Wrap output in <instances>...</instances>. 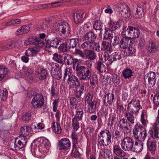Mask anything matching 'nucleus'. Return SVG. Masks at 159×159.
Masks as SVG:
<instances>
[{"instance_id":"5","label":"nucleus","mask_w":159,"mask_h":159,"mask_svg":"<svg viewBox=\"0 0 159 159\" xmlns=\"http://www.w3.org/2000/svg\"><path fill=\"white\" fill-rule=\"evenodd\" d=\"M140 107L139 100L133 99L128 105L127 111L130 113L136 114L139 112Z\"/></svg>"},{"instance_id":"56","label":"nucleus","mask_w":159,"mask_h":159,"mask_svg":"<svg viewBox=\"0 0 159 159\" xmlns=\"http://www.w3.org/2000/svg\"><path fill=\"white\" fill-rule=\"evenodd\" d=\"M93 98V95L92 93H88L86 95L85 101V105H86V103H90L91 102H92V99Z\"/></svg>"},{"instance_id":"60","label":"nucleus","mask_w":159,"mask_h":159,"mask_svg":"<svg viewBox=\"0 0 159 159\" xmlns=\"http://www.w3.org/2000/svg\"><path fill=\"white\" fill-rule=\"evenodd\" d=\"M104 65L102 62L99 61L97 63V69L98 71L100 73H102L103 72V68L105 67Z\"/></svg>"},{"instance_id":"62","label":"nucleus","mask_w":159,"mask_h":159,"mask_svg":"<svg viewBox=\"0 0 159 159\" xmlns=\"http://www.w3.org/2000/svg\"><path fill=\"white\" fill-rule=\"evenodd\" d=\"M22 120L24 121H28L31 119V115L30 112H27L25 113L24 115L22 116Z\"/></svg>"},{"instance_id":"52","label":"nucleus","mask_w":159,"mask_h":159,"mask_svg":"<svg viewBox=\"0 0 159 159\" xmlns=\"http://www.w3.org/2000/svg\"><path fill=\"white\" fill-rule=\"evenodd\" d=\"M26 136H27L24 135H20L18 137H16L15 139V142H16L18 140L21 141V142L25 144H26L27 142V139Z\"/></svg>"},{"instance_id":"47","label":"nucleus","mask_w":159,"mask_h":159,"mask_svg":"<svg viewBox=\"0 0 159 159\" xmlns=\"http://www.w3.org/2000/svg\"><path fill=\"white\" fill-rule=\"evenodd\" d=\"M132 70L129 68H126L122 72V74L124 78L126 79L130 78L132 75Z\"/></svg>"},{"instance_id":"36","label":"nucleus","mask_w":159,"mask_h":159,"mask_svg":"<svg viewBox=\"0 0 159 159\" xmlns=\"http://www.w3.org/2000/svg\"><path fill=\"white\" fill-rule=\"evenodd\" d=\"M120 35L122 38L131 39H130V26H128L127 27H124L123 30L121 32Z\"/></svg>"},{"instance_id":"42","label":"nucleus","mask_w":159,"mask_h":159,"mask_svg":"<svg viewBox=\"0 0 159 159\" xmlns=\"http://www.w3.org/2000/svg\"><path fill=\"white\" fill-rule=\"evenodd\" d=\"M8 70L6 67L0 66V81L2 80L7 75Z\"/></svg>"},{"instance_id":"57","label":"nucleus","mask_w":159,"mask_h":159,"mask_svg":"<svg viewBox=\"0 0 159 159\" xmlns=\"http://www.w3.org/2000/svg\"><path fill=\"white\" fill-rule=\"evenodd\" d=\"M102 152L103 153V154L102 156H103V157L105 159H110V153L111 151L108 149H103Z\"/></svg>"},{"instance_id":"34","label":"nucleus","mask_w":159,"mask_h":159,"mask_svg":"<svg viewBox=\"0 0 159 159\" xmlns=\"http://www.w3.org/2000/svg\"><path fill=\"white\" fill-rule=\"evenodd\" d=\"M73 18L74 21L76 24L81 22L84 13L83 11H80L73 13Z\"/></svg>"},{"instance_id":"63","label":"nucleus","mask_w":159,"mask_h":159,"mask_svg":"<svg viewBox=\"0 0 159 159\" xmlns=\"http://www.w3.org/2000/svg\"><path fill=\"white\" fill-rule=\"evenodd\" d=\"M113 39L112 40V39L111 40V42L112 43L113 46L116 45L119 43L120 41L119 36L116 35Z\"/></svg>"},{"instance_id":"64","label":"nucleus","mask_w":159,"mask_h":159,"mask_svg":"<svg viewBox=\"0 0 159 159\" xmlns=\"http://www.w3.org/2000/svg\"><path fill=\"white\" fill-rule=\"evenodd\" d=\"M153 102L156 106H159V94H156L153 98Z\"/></svg>"},{"instance_id":"23","label":"nucleus","mask_w":159,"mask_h":159,"mask_svg":"<svg viewBox=\"0 0 159 159\" xmlns=\"http://www.w3.org/2000/svg\"><path fill=\"white\" fill-rule=\"evenodd\" d=\"M67 42L70 48V52H72L73 50L76 48V45L79 42V39L78 38L70 39L68 40Z\"/></svg>"},{"instance_id":"39","label":"nucleus","mask_w":159,"mask_h":159,"mask_svg":"<svg viewBox=\"0 0 159 159\" xmlns=\"http://www.w3.org/2000/svg\"><path fill=\"white\" fill-rule=\"evenodd\" d=\"M148 48L149 51L152 52H155L158 50V47L156 46V43L153 42H149Z\"/></svg>"},{"instance_id":"55","label":"nucleus","mask_w":159,"mask_h":159,"mask_svg":"<svg viewBox=\"0 0 159 159\" xmlns=\"http://www.w3.org/2000/svg\"><path fill=\"white\" fill-rule=\"evenodd\" d=\"M71 70L69 68L66 67L65 71V72L64 75V80H65L66 79L67 76H68V78H70L71 77L72 75H73L72 74Z\"/></svg>"},{"instance_id":"17","label":"nucleus","mask_w":159,"mask_h":159,"mask_svg":"<svg viewBox=\"0 0 159 159\" xmlns=\"http://www.w3.org/2000/svg\"><path fill=\"white\" fill-rule=\"evenodd\" d=\"M119 7L120 9V13L124 17L129 18L131 15L130 9L125 4H120Z\"/></svg>"},{"instance_id":"43","label":"nucleus","mask_w":159,"mask_h":159,"mask_svg":"<svg viewBox=\"0 0 159 159\" xmlns=\"http://www.w3.org/2000/svg\"><path fill=\"white\" fill-rule=\"evenodd\" d=\"M34 72L32 69H28L26 73V75L27 76L26 80L28 83H32L33 82V77L32 76V74Z\"/></svg>"},{"instance_id":"46","label":"nucleus","mask_w":159,"mask_h":159,"mask_svg":"<svg viewBox=\"0 0 159 159\" xmlns=\"http://www.w3.org/2000/svg\"><path fill=\"white\" fill-rule=\"evenodd\" d=\"M69 47L67 42L66 41L64 43L61 44L60 46H58V48L61 50L62 52H67L68 51H70V49Z\"/></svg>"},{"instance_id":"18","label":"nucleus","mask_w":159,"mask_h":159,"mask_svg":"<svg viewBox=\"0 0 159 159\" xmlns=\"http://www.w3.org/2000/svg\"><path fill=\"white\" fill-rule=\"evenodd\" d=\"M98 104V102L97 100H93L90 103H88L87 112L90 114L95 113Z\"/></svg>"},{"instance_id":"4","label":"nucleus","mask_w":159,"mask_h":159,"mask_svg":"<svg viewBox=\"0 0 159 159\" xmlns=\"http://www.w3.org/2000/svg\"><path fill=\"white\" fill-rule=\"evenodd\" d=\"M75 70L77 75L80 80H86L91 77V74L89 70L84 66H80L78 63L76 66Z\"/></svg>"},{"instance_id":"7","label":"nucleus","mask_w":159,"mask_h":159,"mask_svg":"<svg viewBox=\"0 0 159 159\" xmlns=\"http://www.w3.org/2000/svg\"><path fill=\"white\" fill-rule=\"evenodd\" d=\"M134 141L129 137H126L124 138L121 143V148L125 151H132L133 149Z\"/></svg>"},{"instance_id":"40","label":"nucleus","mask_w":159,"mask_h":159,"mask_svg":"<svg viewBox=\"0 0 159 159\" xmlns=\"http://www.w3.org/2000/svg\"><path fill=\"white\" fill-rule=\"evenodd\" d=\"M102 47L101 48L103 50L108 51L110 52L113 51L111 44L108 42L103 41L102 42Z\"/></svg>"},{"instance_id":"48","label":"nucleus","mask_w":159,"mask_h":159,"mask_svg":"<svg viewBox=\"0 0 159 159\" xmlns=\"http://www.w3.org/2000/svg\"><path fill=\"white\" fill-rule=\"evenodd\" d=\"M100 46L99 43H95V41L91 43L90 50L98 52L100 51Z\"/></svg>"},{"instance_id":"22","label":"nucleus","mask_w":159,"mask_h":159,"mask_svg":"<svg viewBox=\"0 0 159 159\" xmlns=\"http://www.w3.org/2000/svg\"><path fill=\"white\" fill-rule=\"evenodd\" d=\"M74 88L75 89V97L77 98H80L85 91L84 85L83 84H80L79 85H78V86H76Z\"/></svg>"},{"instance_id":"30","label":"nucleus","mask_w":159,"mask_h":159,"mask_svg":"<svg viewBox=\"0 0 159 159\" xmlns=\"http://www.w3.org/2000/svg\"><path fill=\"white\" fill-rule=\"evenodd\" d=\"M79 135L75 132H72L71 135L72 146H78V143L80 142L81 139H79Z\"/></svg>"},{"instance_id":"28","label":"nucleus","mask_w":159,"mask_h":159,"mask_svg":"<svg viewBox=\"0 0 159 159\" xmlns=\"http://www.w3.org/2000/svg\"><path fill=\"white\" fill-rule=\"evenodd\" d=\"M130 39L132 40L133 39L138 38L140 34V30L138 28L130 26Z\"/></svg>"},{"instance_id":"11","label":"nucleus","mask_w":159,"mask_h":159,"mask_svg":"<svg viewBox=\"0 0 159 159\" xmlns=\"http://www.w3.org/2000/svg\"><path fill=\"white\" fill-rule=\"evenodd\" d=\"M157 139L148 138L147 140V145L148 149L152 153H154L156 150Z\"/></svg>"},{"instance_id":"50","label":"nucleus","mask_w":159,"mask_h":159,"mask_svg":"<svg viewBox=\"0 0 159 159\" xmlns=\"http://www.w3.org/2000/svg\"><path fill=\"white\" fill-rule=\"evenodd\" d=\"M17 142L16 143V142L15 141L14 148L16 151H18L23 148L25 146V144L21 142V141L18 140Z\"/></svg>"},{"instance_id":"27","label":"nucleus","mask_w":159,"mask_h":159,"mask_svg":"<svg viewBox=\"0 0 159 159\" xmlns=\"http://www.w3.org/2000/svg\"><path fill=\"white\" fill-rule=\"evenodd\" d=\"M37 53L36 51L33 49H28L25 52L26 57L23 56L21 57V60H29L30 57L35 56Z\"/></svg>"},{"instance_id":"44","label":"nucleus","mask_w":159,"mask_h":159,"mask_svg":"<svg viewBox=\"0 0 159 159\" xmlns=\"http://www.w3.org/2000/svg\"><path fill=\"white\" fill-rule=\"evenodd\" d=\"M143 10L140 7H138L137 8L136 13L133 15L134 18L138 19L141 18L143 16Z\"/></svg>"},{"instance_id":"14","label":"nucleus","mask_w":159,"mask_h":159,"mask_svg":"<svg viewBox=\"0 0 159 159\" xmlns=\"http://www.w3.org/2000/svg\"><path fill=\"white\" fill-rule=\"evenodd\" d=\"M67 80L70 88L71 89H73L80 84V80L76 76L74 75H72L70 78H68Z\"/></svg>"},{"instance_id":"41","label":"nucleus","mask_w":159,"mask_h":159,"mask_svg":"<svg viewBox=\"0 0 159 159\" xmlns=\"http://www.w3.org/2000/svg\"><path fill=\"white\" fill-rule=\"evenodd\" d=\"M103 27V24L100 20H96L94 23L93 28L96 30H100V34H102V30Z\"/></svg>"},{"instance_id":"61","label":"nucleus","mask_w":159,"mask_h":159,"mask_svg":"<svg viewBox=\"0 0 159 159\" xmlns=\"http://www.w3.org/2000/svg\"><path fill=\"white\" fill-rule=\"evenodd\" d=\"M76 114L75 117L78 119V120H82L84 114V112L83 111H76Z\"/></svg>"},{"instance_id":"49","label":"nucleus","mask_w":159,"mask_h":159,"mask_svg":"<svg viewBox=\"0 0 159 159\" xmlns=\"http://www.w3.org/2000/svg\"><path fill=\"white\" fill-rule=\"evenodd\" d=\"M79 120L76 118V117H74L72 119V126L73 129L75 131L78 130L80 127Z\"/></svg>"},{"instance_id":"8","label":"nucleus","mask_w":159,"mask_h":159,"mask_svg":"<svg viewBox=\"0 0 159 159\" xmlns=\"http://www.w3.org/2000/svg\"><path fill=\"white\" fill-rule=\"evenodd\" d=\"M70 145V142L69 139L67 138H62L59 141L57 148L59 150L66 151L69 149Z\"/></svg>"},{"instance_id":"29","label":"nucleus","mask_w":159,"mask_h":159,"mask_svg":"<svg viewBox=\"0 0 159 159\" xmlns=\"http://www.w3.org/2000/svg\"><path fill=\"white\" fill-rule=\"evenodd\" d=\"M21 135L28 136L33 132L32 128L29 125L24 126L21 127L20 129Z\"/></svg>"},{"instance_id":"16","label":"nucleus","mask_w":159,"mask_h":159,"mask_svg":"<svg viewBox=\"0 0 159 159\" xmlns=\"http://www.w3.org/2000/svg\"><path fill=\"white\" fill-rule=\"evenodd\" d=\"M128 124L129 125V126L131 125L126 119L123 118L120 120L118 123V125L119 127L121 129L125 131L127 133H128L130 132V130L128 127Z\"/></svg>"},{"instance_id":"38","label":"nucleus","mask_w":159,"mask_h":159,"mask_svg":"<svg viewBox=\"0 0 159 159\" xmlns=\"http://www.w3.org/2000/svg\"><path fill=\"white\" fill-rule=\"evenodd\" d=\"M78 146H72V149L71 153V156L72 157L78 158L81 156L78 150Z\"/></svg>"},{"instance_id":"24","label":"nucleus","mask_w":159,"mask_h":159,"mask_svg":"<svg viewBox=\"0 0 159 159\" xmlns=\"http://www.w3.org/2000/svg\"><path fill=\"white\" fill-rule=\"evenodd\" d=\"M59 42L60 40L58 38H55L51 40H48L46 42V47L49 48L50 47H52L57 48L58 47Z\"/></svg>"},{"instance_id":"59","label":"nucleus","mask_w":159,"mask_h":159,"mask_svg":"<svg viewBox=\"0 0 159 159\" xmlns=\"http://www.w3.org/2000/svg\"><path fill=\"white\" fill-rule=\"evenodd\" d=\"M49 25V20H46L39 27V30H46L48 28Z\"/></svg>"},{"instance_id":"9","label":"nucleus","mask_w":159,"mask_h":159,"mask_svg":"<svg viewBox=\"0 0 159 159\" xmlns=\"http://www.w3.org/2000/svg\"><path fill=\"white\" fill-rule=\"evenodd\" d=\"M115 98L114 94L112 93L105 94L102 99L103 105L107 107L111 106L115 100Z\"/></svg>"},{"instance_id":"51","label":"nucleus","mask_w":159,"mask_h":159,"mask_svg":"<svg viewBox=\"0 0 159 159\" xmlns=\"http://www.w3.org/2000/svg\"><path fill=\"white\" fill-rule=\"evenodd\" d=\"M91 43L88 41H85L81 45V48L85 51L90 50Z\"/></svg>"},{"instance_id":"10","label":"nucleus","mask_w":159,"mask_h":159,"mask_svg":"<svg viewBox=\"0 0 159 159\" xmlns=\"http://www.w3.org/2000/svg\"><path fill=\"white\" fill-rule=\"evenodd\" d=\"M156 74L154 72L150 71L147 74L146 76H145V79L148 78L147 85L149 88L153 87L155 84L156 81Z\"/></svg>"},{"instance_id":"3","label":"nucleus","mask_w":159,"mask_h":159,"mask_svg":"<svg viewBox=\"0 0 159 159\" xmlns=\"http://www.w3.org/2000/svg\"><path fill=\"white\" fill-rule=\"evenodd\" d=\"M145 126L138 123L134 125L133 132V135L137 140L142 142L145 140L147 136Z\"/></svg>"},{"instance_id":"2","label":"nucleus","mask_w":159,"mask_h":159,"mask_svg":"<svg viewBox=\"0 0 159 159\" xmlns=\"http://www.w3.org/2000/svg\"><path fill=\"white\" fill-rule=\"evenodd\" d=\"M37 141V146H38L39 152H38L37 150H35L34 154L35 157H39L41 156L42 153H46L48 151V147L50 144V142L48 139L43 138H38Z\"/></svg>"},{"instance_id":"58","label":"nucleus","mask_w":159,"mask_h":159,"mask_svg":"<svg viewBox=\"0 0 159 159\" xmlns=\"http://www.w3.org/2000/svg\"><path fill=\"white\" fill-rule=\"evenodd\" d=\"M111 80V78L110 75L104 76L102 81L103 84L106 85L110 83Z\"/></svg>"},{"instance_id":"33","label":"nucleus","mask_w":159,"mask_h":159,"mask_svg":"<svg viewBox=\"0 0 159 159\" xmlns=\"http://www.w3.org/2000/svg\"><path fill=\"white\" fill-rule=\"evenodd\" d=\"M48 76V74L45 69H41L40 71L38 72L36 75L37 78L41 80H46Z\"/></svg>"},{"instance_id":"15","label":"nucleus","mask_w":159,"mask_h":159,"mask_svg":"<svg viewBox=\"0 0 159 159\" xmlns=\"http://www.w3.org/2000/svg\"><path fill=\"white\" fill-rule=\"evenodd\" d=\"M121 148L119 143H114L113 145V152L116 155L120 157L125 156V152Z\"/></svg>"},{"instance_id":"20","label":"nucleus","mask_w":159,"mask_h":159,"mask_svg":"<svg viewBox=\"0 0 159 159\" xmlns=\"http://www.w3.org/2000/svg\"><path fill=\"white\" fill-rule=\"evenodd\" d=\"M121 25L122 21L120 20L115 21L111 20L108 23V28L112 31H115L117 29L120 28Z\"/></svg>"},{"instance_id":"12","label":"nucleus","mask_w":159,"mask_h":159,"mask_svg":"<svg viewBox=\"0 0 159 159\" xmlns=\"http://www.w3.org/2000/svg\"><path fill=\"white\" fill-rule=\"evenodd\" d=\"M148 138H151L156 139H159V128L157 125H153L150 128L148 131Z\"/></svg>"},{"instance_id":"1","label":"nucleus","mask_w":159,"mask_h":159,"mask_svg":"<svg viewBox=\"0 0 159 159\" xmlns=\"http://www.w3.org/2000/svg\"><path fill=\"white\" fill-rule=\"evenodd\" d=\"M112 134L109 130L105 129L101 131L98 136V143L101 146H107L112 142Z\"/></svg>"},{"instance_id":"32","label":"nucleus","mask_w":159,"mask_h":159,"mask_svg":"<svg viewBox=\"0 0 159 159\" xmlns=\"http://www.w3.org/2000/svg\"><path fill=\"white\" fill-rule=\"evenodd\" d=\"M85 59L89 60H94L96 58L97 55L96 53L92 50L84 51Z\"/></svg>"},{"instance_id":"6","label":"nucleus","mask_w":159,"mask_h":159,"mask_svg":"<svg viewBox=\"0 0 159 159\" xmlns=\"http://www.w3.org/2000/svg\"><path fill=\"white\" fill-rule=\"evenodd\" d=\"M31 103L32 106L35 108L42 107L44 103V99L43 95L39 93L36 94L33 98Z\"/></svg>"},{"instance_id":"37","label":"nucleus","mask_w":159,"mask_h":159,"mask_svg":"<svg viewBox=\"0 0 159 159\" xmlns=\"http://www.w3.org/2000/svg\"><path fill=\"white\" fill-rule=\"evenodd\" d=\"M143 147V143H139L138 142L136 141L134 144L133 149L131 151L139 153L142 151Z\"/></svg>"},{"instance_id":"21","label":"nucleus","mask_w":159,"mask_h":159,"mask_svg":"<svg viewBox=\"0 0 159 159\" xmlns=\"http://www.w3.org/2000/svg\"><path fill=\"white\" fill-rule=\"evenodd\" d=\"M96 36L94 33L90 31L85 34L83 36V40L88 41L91 43L95 41Z\"/></svg>"},{"instance_id":"13","label":"nucleus","mask_w":159,"mask_h":159,"mask_svg":"<svg viewBox=\"0 0 159 159\" xmlns=\"http://www.w3.org/2000/svg\"><path fill=\"white\" fill-rule=\"evenodd\" d=\"M57 29V30L62 34H69L70 32V28L68 24L66 22H61L59 23V26Z\"/></svg>"},{"instance_id":"54","label":"nucleus","mask_w":159,"mask_h":159,"mask_svg":"<svg viewBox=\"0 0 159 159\" xmlns=\"http://www.w3.org/2000/svg\"><path fill=\"white\" fill-rule=\"evenodd\" d=\"M38 39V38L36 37H30L28 39V44L33 45L34 46Z\"/></svg>"},{"instance_id":"26","label":"nucleus","mask_w":159,"mask_h":159,"mask_svg":"<svg viewBox=\"0 0 159 159\" xmlns=\"http://www.w3.org/2000/svg\"><path fill=\"white\" fill-rule=\"evenodd\" d=\"M55 67L52 71V75L53 74L55 77L56 78L57 80H60L61 77V67L59 66V65L56 64L55 65Z\"/></svg>"},{"instance_id":"25","label":"nucleus","mask_w":159,"mask_h":159,"mask_svg":"<svg viewBox=\"0 0 159 159\" xmlns=\"http://www.w3.org/2000/svg\"><path fill=\"white\" fill-rule=\"evenodd\" d=\"M116 115L115 113L110 114L107 120V125L110 126V128L112 127L113 125H116L117 124Z\"/></svg>"},{"instance_id":"45","label":"nucleus","mask_w":159,"mask_h":159,"mask_svg":"<svg viewBox=\"0 0 159 159\" xmlns=\"http://www.w3.org/2000/svg\"><path fill=\"white\" fill-rule=\"evenodd\" d=\"M133 114L128 112H125L124 113V116L127 118V121H128L132 124H134V123L135 117L133 115Z\"/></svg>"},{"instance_id":"53","label":"nucleus","mask_w":159,"mask_h":159,"mask_svg":"<svg viewBox=\"0 0 159 159\" xmlns=\"http://www.w3.org/2000/svg\"><path fill=\"white\" fill-rule=\"evenodd\" d=\"M8 95V92L7 89L3 90V91L0 90V98L2 100L5 101L7 99Z\"/></svg>"},{"instance_id":"35","label":"nucleus","mask_w":159,"mask_h":159,"mask_svg":"<svg viewBox=\"0 0 159 159\" xmlns=\"http://www.w3.org/2000/svg\"><path fill=\"white\" fill-rule=\"evenodd\" d=\"M113 38L112 30L108 28H105V33L103 34V39H109L110 40Z\"/></svg>"},{"instance_id":"19","label":"nucleus","mask_w":159,"mask_h":159,"mask_svg":"<svg viewBox=\"0 0 159 159\" xmlns=\"http://www.w3.org/2000/svg\"><path fill=\"white\" fill-rule=\"evenodd\" d=\"M132 43V40L131 39L122 38L120 40V46L121 48L125 49Z\"/></svg>"},{"instance_id":"31","label":"nucleus","mask_w":159,"mask_h":159,"mask_svg":"<svg viewBox=\"0 0 159 159\" xmlns=\"http://www.w3.org/2000/svg\"><path fill=\"white\" fill-rule=\"evenodd\" d=\"M148 116L147 110L146 109L143 110L141 112L140 121L144 126H146L147 123L148 122L147 119Z\"/></svg>"}]
</instances>
